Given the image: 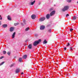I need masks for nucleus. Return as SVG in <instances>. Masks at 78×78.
<instances>
[{
    "label": "nucleus",
    "mask_w": 78,
    "mask_h": 78,
    "mask_svg": "<svg viewBox=\"0 0 78 78\" xmlns=\"http://www.w3.org/2000/svg\"><path fill=\"white\" fill-rule=\"evenodd\" d=\"M71 0H68L67 1L69 3H70V2H71Z\"/></svg>",
    "instance_id": "nucleus-25"
},
{
    "label": "nucleus",
    "mask_w": 78,
    "mask_h": 78,
    "mask_svg": "<svg viewBox=\"0 0 78 78\" xmlns=\"http://www.w3.org/2000/svg\"><path fill=\"white\" fill-rule=\"evenodd\" d=\"M73 30V29H71L70 30V31H72Z\"/></svg>",
    "instance_id": "nucleus-29"
},
{
    "label": "nucleus",
    "mask_w": 78,
    "mask_h": 78,
    "mask_svg": "<svg viewBox=\"0 0 78 78\" xmlns=\"http://www.w3.org/2000/svg\"><path fill=\"white\" fill-rule=\"evenodd\" d=\"M3 58V56H2L1 57H0V59H2V58Z\"/></svg>",
    "instance_id": "nucleus-31"
},
{
    "label": "nucleus",
    "mask_w": 78,
    "mask_h": 78,
    "mask_svg": "<svg viewBox=\"0 0 78 78\" xmlns=\"http://www.w3.org/2000/svg\"><path fill=\"white\" fill-rule=\"evenodd\" d=\"M41 42V40H39L38 41H35L34 43V46H36L39 42Z\"/></svg>",
    "instance_id": "nucleus-1"
},
{
    "label": "nucleus",
    "mask_w": 78,
    "mask_h": 78,
    "mask_svg": "<svg viewBox=\"0 0 78 78\" xmlns=\"http://www.w3.org/2000/svg\"><path fill=\"white\" fill-rule=\"evenodd\" d=\"M22 60V58H19V62H21Z\"/></svg>",
    "instance_id": "nucleus-18"
},
{
    "label": "nucleus",
    "mask_w": 78,
    "mask_h": 78,
    "mask_svg": "<svg viewBox=\"0 0 78 78\" xmlns=\"http://www.w3.org/2000/svg\"><path fill=\"white\" fill-rule=\"evenodd\" d=\"M35 2H36V1H34V2H31V5H34V3H35Z\"/></svg>",
    "instance_id": "nucleus-16"
},
{
    "label": "nucleus",
    "mask_w": 78,
    "mask_h": 78,
    "mask_svg": "<svg viewBox=\"0 0 78 78\" xmlns=\"http://www.w3.org/2000/svg\"><path fill=\"white\" fill-rule=\"evenodd\" d=\"M77 3H78V2H77Z\"/></svg>",
    "instance_id": "nucleus-39"
},
{
    "label": "nucleus",
    "mask_w": 78,
    "mask_h": 78,
    "mask_svg": "<svg viewBox=\"0 0 78 78\" xmlns=\"http://www.w3.org/2000/svg\"><path fill=\"white\" fill-rule=\"evenodd\" d=\"M53 10V8H51L50 9L49 11H52Z\"/></svg>",
    "instance_id": "nucleus-21"
},
{
    "label": "nucleus",
    "mask_w": 78,
    "mask_h": 78,
    "mask_svg": "<svg viewBox=\"0 0 78 78\" xmlns=\"http://www.w3.org/2000/svg\"><path fill=\"white\" fill-rule=\"evenodd\" d=\"M14 66V64H12V65L10 66V67H12V66Z\"/></svg>",
    "instance_id": "nucleus-32"
},
{
    "label": "nucleus",
    "mask_w": 78,
    "mask_h": 78,
    "mask_svg": "<svg viewBox=\"0 0 78 78\" xmlns=\"http://www.w3.org/2000/svg\"><path fill=\"white\" fill-rule=\"evenodd\" d=\"M47 43V41H46V40H45L43 42V44H46Z\"/></svg>",
    "instance_id": "nucleus-17"
},
{
    "label": "nucleus",
    "mask_w": 78,
    "mask_h": 78,
    "mask_svg": "<svg viewBox=\"0 0 78 78\" xmlns=\"http://www.w3.org/2000/svg\"><path fill=\"white\" fill-rule=\"evenodd\" d=\"M21 25H23V23H22Z\"/></svg>",
    "instance_id": "nucleus-37"
},
{
    "label": "nucleus",
    "mask_w": 78,
    "mask_h": 78,
    "mask_svg": "<svg viewBox=\"0 0 78 78\" xmlns=\"http://www.w3.org/2000/svg\"><path fill=\"white\" fill-rule=\"evenodd\" d=\"M28 47L29 49H31L32 48V45L31 44H30L29 45Z\"/></svg>",
    "instance_id": "nucleus-9"
},
{
    "label": "nucleus",
    "mask_w": 78,
    "mask_h": 78,
    "mask_svg": "<svg viewBox=\"0 0 78 78\" xmlns=\"http://www.w3.org/2000/svg\"><path fill=\"white\" fill-rule=\"evenodd\" d=\"M1 17V15H0V17Z\"/></svg>",
    "instance_id": "nucleus-38"
},
{
    "label": "nucleus",
    "mask_w": 78,
    "mask_h": 78,
    "mask_svg": "<svg viewBox=\"0 0 78 78\" xmlns=\"http://www.w3.org/2000/svg\"><path fill=\"white\" fill-rule=\"evenodd\" d=\"M19 23H15L14 24V25L15 26H16V25H19Z\"/></svg>",
    "instance_id": "nucleus-20"
},
{
    "label": "nucleus",
    "mask_w": 78,
    "mask_h": 78,
    "mask_svg": "<svg viewBox=\"0 0 78 78\" xmlns=\"http://www.w3.org/2000/svg\"><path fill=\"white\" fill-rule=\"evenodd\" d=\"M15 35H16V32H14L12 36V38L13 39V38H14L15 37Z\"/></svg>",
    "instance_id": "nucleus-8"
},
{
    "label": "nucleus",
    "mask_w": 78,
    "mask_h": 78,
    "mask_svg": "<svg viewBox=\"0 0 78 78\" xmlns=\"http://www.w3.org/2000/svg\"><path fill=\"white\" fill-rule=\"evenodd\" d=\"M36 15H33L31 16V17L32 19H35V18H36Z\"/></svg>",
    "instance_id": "nucleus-5"
},
{
    "label": "nucleus",
    "mask_w": 78,
    "mask_h": 78,
    "mask_svg": "<svg viewBox=\"0 0 78 78\" xmlns=\"http://www.w3.org/2000/svg\"><path fill=\"white\" fill-rule=\"evenodd\" d=\"M21 75H22L23 74V73L22 72L21 73Z\"/></svg>",
    "instance_id": "nucleus-35"
},
{
    "label": "nucleus",
    "mask_w": 78,
    "mask_h": 78,
    "mask_svg": "<svg viewBox=\"0 0 78 78\" xmlns=\"http://www.w3.org/2000/svg\"><path fill=\"white\" fill-rule=\"evenodd\" d=\"M55 14V11H54L52 12L51 13H50V15L51 16H52L53 15H54Z\"/></svg>",
    "instance_id": "nucleus-4"
},
{
    "label": "nucleus",
    "mask_w": 78,
    "mask_h": 78,
    "mask_svg": "<svg viewBox=\"0 0 78 78\" xmlns=\"http://www.w3.org/2000/svg\"><path fill=\"white\" fill-rule=\"evenodd\" d=\"M50 14H47L46 16L47 19H48L50 18Z\"/></svg>",
    "instance_id": "nucleus-10"
},
{
    "label": "nucleus",
    "mask_w": 78,
    "mask_h": 78,
    "mask_svg": "<svg viewBox=\"0 0 78 78\" xmlns=\"http://www.w3.org/2000/svg\"><path fill=\"white\" fill-rule=\"evenodd\" d=\"M69 6H66L64 7V8L62 9L63 11H67L69 9Z\"/></svg>",
    "instance_id": "nucleus-2"
},
{
    "label": "nucleus",
    "mask_w": 78,
    "mask_h": 78,
    "mask_svg": "<svg viewBox=\"0 0 78 78\" xmlns=\"http://www.w3.org/2000/svg\"><path fill=\"white\" fill-rule=\"evenodd\" d=\"M7 19L9 20H11V16L9 15L7 16Z\"/></svg>",
    "instance_id": "nucleus-7"
},
{
    "label": "nucleus",
    "mask_w": 78,
    "mask_h": 78,
    "mask_svg": "<svg viewBox=\"0 0 78 78\" xmlns=\"http://www.w3.org/2000/svg\"><path fill=\"white\" fill-rule=\"evenodd\" d=\"M4 63H5V62H2L0 64V66H2L3 65Z\"/></svg>",
    "instance_id": "nucleus-19"
},
{
    "label": "nucleus",
    "mask_w": 78,
    "mask_h": 78,
    "mask_svg": "<svg viewBox=\"0 0 78 78\" xmlns=\"http://www.w3.org/2000/svg\"><path fill=\"white\" fill-rule=\"evenodd\" d=\"M14 30V28L13 27H11L10 29V31L11 32L12 31H13V30Z\"/></svg>",
    "instance_id": "nucleus-14"
},
{
    "label": "nucleus",
    "mask_w": 78,
    "mask_h": 78,
    "mask_svg": "<svg viewBox=\"0 0 78 78\" xmlns=\"http://www.w3.org/2000/svg\"><path fill=\"white\" fill-rule=\"evenodd\" d=\"M66 16V17H67L68 16H69V14H67Z\"/></svg>",
    "instance_id": "nucleus-30"
},
{
    "label": "nucleus",
    "mask_w": 78,
    "mask_h": 78,
    "mask_svg": "<svg viewBox=\"0 0 78 78\" xmlns=\"http://www.w3.org/2000/svg\"><path fill=\"white\" fill-rule=\"evenodd\" d=\"M45 19V18L44 17H42L40 19L39 21L40 22H42V21L44 20Z\"/></svg>",
    "instance_id": "nucleus-3"
},
{
    "label": "nucleus",
    "mask_w": 78,
    "mask_h": 78,
    "mask_svg": "<svg viewBox=\"0 0 78 78\" xmlns=\"http://www.w3.org/2000/svg\"><path fill=\"white\" fill-rule=\"evenodd\" d=\"M0 20H2V17H1L0 18Z\"/></svg>",
    "instance_id": "nucleus-36"
},
{
    "label": "nucleus",
    "mask_w": 78,
    "mask_h": 78,
    "mask_svg": "<svg viewBox=\"0 0 78 78\" xmlns=\"http://www.w3.org/2000/svg\"><path fill=\"white\" fill-rule=\"evenodd\" d=\"M64 49L65 50H66V49H67V48H64Z\"/></svg>",
    "instance_id": "nucleus-34"
},
{
    "label": "nucleus",
    "mask_w": 78,
    "mask_h": 78,
    "mask_svg": "<svg viewBox=\"0 0 78 78\" xmlns=\"http://www.w3.org/2000/svg\"><path fill=\"white\" fill-rule=\"evenodd\" d=\"M8 55L9 56H10V54H11V52H8L7 53Z\"/></svg>",
    "instance_id": "nucleus-22"
},
{
    "label": "nucleus",
    "mask_w": 78,
    "mask_h": 78,
    "mask_svg": "<svg viewBox=\"0 0 78 78\" xmlns=\"http://www.w3.org/2000/svg\"><path fill=\"white\" fill-rule=\"evenodd\" d=\"M48 32H49V33H51V30L50 29L48 30Z\"/></svg>",
    "instance_id": "nucleus-33"
},
{
    "label": "nucleus",
    "mask_w": 78,
    "mask_h": 78,
    "mask_svg": "<svg viewBox=\"0 0 78 78\" xmlns=\"http://www.w3.org/2000/svg\"><path fill=\"white\" fill-rule=\"evenodd\" d=\"M23 22L24 23H25V20L24 19L23 20Z\"/></svg>",
    "instance_id": "nucleus-28"
},
{
    "label": "nucleus",
    "mask_w": 78,
    "mask_h": 78,
    "mask_svg": "<svg viewBox=\"0 0 78 78\" xmlns=\"http://www.w3.org/2000/svg\"><path fill=\"white\" fill-rule=\"evenodd\" d=\"M72 47H70V51H72L71 50H72Z\"/></svg>",
    "instance_id": "nucleus-26"
},
{
    "label": "nucleus",
    "mask_w": 78,
    "mask_h": 78,
    "mask_svg": "<svg viewBox=\"0 0 78 78\" xmlns=\"http://www.w3.org/2000/svg\"><path fill=\"white\" fill-rule=\"evenodd\" d=\"M20 71V69H17L16 70V73H19V71Z\"/></svg>",
    "instance_id": "nucleus-12"
},
{
    "label": "nucleus",
    "mask_w": 78,
    "mask_h": 78,
    "mask_svg": "<svg viewBox=\"0 0 78 78\" xmlns=\"http://www.w3.org/2000/svg\"><path fill=\"white\" fill-rule=\"evenodd\" d=\"M76 19H77V17L75 16H74L73 17V20H76Z\"/></svg>",
    "instance_id": "nucleus-11"
},
{
    "label": "nucleus",
    "mask_w": 78,
    "mask_h": 78,
    "mask_svg": "<svg viewBox=\"0 0 78 78\" xmlns=\"http://www.w3.org/2000/svg\"><path fill=\"white\" fill-rule=\"evenodd\" d=\"M69 45H70V44H69V43H68V44L67 45V47L69 46Z\"/></svg>",
    "instance_id": "nucleus-27"
},
{
    "label": "nucleus",
    "mask_w": 78,
    "mask_h": 78,
    "mask_svg": "<svg viewBox=\"0 0 78 78\" xmlns=\"http://www.w3.org/2000/svg\"><path fill=\"white\" fill-rule=\"evenodd\" d=\"M6 53V52L5 51H3V54H5Z\"/></svg>",
    "instance_id": "nucleus-23"
},
{
    "label": "nucleus",
    "mask_w": 78,
    "mask_h": 78,
    "mask_svg": "<svg viewBox=\"0 0 78 78\" xmlns=\"http://www.w3.org/2000/svg\"><path fill=\"white\" fill-rule=\"evenodd\" d=\"M29 28H27L26 30H25V31H28V30H29Z\"/></svg>",
    "instance_id": "nucleus-24"
},
{
    "label": "nucleus",
    "mask_w": 78,
    "mask_h": 78,
    "mask_svg": "<svg viewBox=\"0 0 78 78\" xmlns=\"http://www.w3.org/2000/svg\"><path fill=\"white\" fill-rule=\"evenodd\" d=\"M45 26H41L40 27V30H44V29H45Z\"/></svg>",
    "instance_id": "nucleus-6"
},
{
    "label": "nucleus",
    "mask_w": 78,
    "mask_h": 78,
    "mask_svg": "<svg viewBox=\"0 0 78 78\" xmlns=\"http://www.w3.org/2000/svg\"><path fill=\"white\" fill-rule=\"evenodd\" d=\"M3 28H6V27H7V24H3Z\"/></svg>",
    "instance_id": "nucleus-13"
},
{
    "label": "nucleus",
    "mask_w": 78,
    "mask_h": 78,
    "mask_svg": "<svg viewBox=\"0 0 78 78\" xmlns=\"http://www.w3.org/2000/svg\"><path fill=\"white\" fill-rule=\"evenodd\" d=\"M27 57V55H25L23 56V58H24V59H26Z\"/></svg>",
    "instance_id": "nucleus-15"
}]
</instances>
